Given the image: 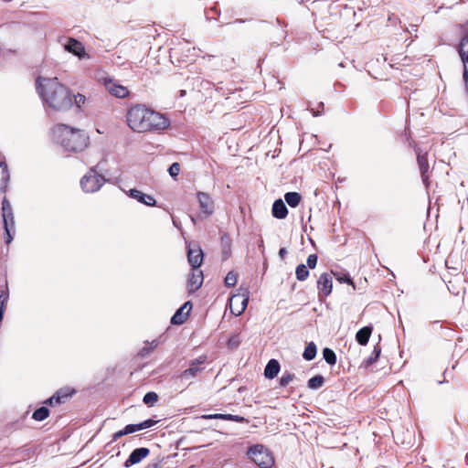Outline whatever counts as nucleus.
I'll list each match as a JSON object with an SVG mask.
<instances>
[{
    "label": "nucleus",
    "mask_w": 468,
    "mask_h": 468,
    "mask_svg": "<svg viewBox=\"0 0 468 468\" xmlns=\"http://www.w3.org/2000/svg\"><path fill=\"white\" fill-rule=\"evenodd\" d=\"M52 132L56 141L67 152L80 153L90 144V136L84 130L58 123L53 127Z\"/></svg>",
    "instance_id": "7ed1b4c3"
},
{
    "label": "nucleus",
    "mask_w": 468,
    "mask_h": 468,
    "mask_svg": "<svg viewBox=\"0 0 468 468\" xmlns=\"http://www.w3.org/2000/svg\"><path fill=\"white\" fill-rule=\"evenodd\" d=\"M223 420L236 421V422H239V423H248L249 422V420L246 418H244L242 416H239V415H232V414H224Z\"/></svg>",
    "instance_id": "e433bc0d"
},
{
    "label": "nucleus",
    "mask_w": 468,
    "mask_h": 468,
    "mask_svg": "<svg viewBox=\"0 0 468 468\" xmlns=\"http://www.w3.org/2000/svg\"><path fill=\"white\" fill-rule=\"evenodd\" d=\"M203 272L198 268L192 269L190 277L187 282V288L190 292H194L198 290L203 283Z\"/></svg>",
    "instance_id": "2eb2a0df"
},
{
    "label": "nucleus",
    "mask_w": 468,
    "mask_h": 468,
    "mask_svg": "<svg viewBox=\"0 0 468 468\" xmlns=\"http://www.w3.org/2000/svg\"><path fill=\"white\" fill-rule=\"evenodd\" d=\"M157 400L158 395L154 391L147 392L143 399L144 403L149 407L154 406Z\"/></svg>",
    "instance_id": "2f4dec72"
},
{
    "label": "nucleus",
    "mask_w": 468,
    "mask_h": 468,
    "mask_svg": "<svg viewBox=\"0 0 468 468\" xmlns=\"http://www.w3.org/2000/svg\"><path fill=\"white\" fill-rule=\"evenodd\" d=\"M416 153H417V162H418L419 169L420 172V176H421L422 182L425 185L426 188H428L430 186V176H429L430 165L428 162V156H427V154H421L419 150H416Z\"/></svg>",
    "instance_id": "ddd939ff"
},
{
    "label": "nucleus",
    "mask_w": 468,
    "mask_h": 468,
    "mask_svg": "<svg viewBox=\"0 0 468 468\" xmlns=\"http://www.w3.org/2000/svg\"><path fill=\"white\" fill-rule=\"evenodd\" d=\"M144 422H141V423H138V424H134V431H141V430H144Z\"/></svg>",
    "instance_id": "49530a36"
},
{
    "label": "nucleus",
    "mask_w": 468,
    "mask_h": 468,
    "mask_svg": "<svg viewBox=\"0 0 468 468\" xmlns=\"http://www.w3.org/2000/svg\"><path fill=\"white\" fill-rule=\"evenodd\" d=\"M144 422V428L145 429H148V428H151L153 427L154 425H155L157 423V420H152V419H149V420H146Z\"/></svg>",
    "instance_id": "37998d69"
},
{
    "label": "nucleus",
    "mask_w": 468,
    "mask_h": 468,
    "mask_svg": "<svg viewBox=\"0 0 468 468\" xmlns=\"http://www.w3.org/2000/svg\"><path fill=\"white\" fill-rule=\"evenodd\" d=\"M158 464L156 463H149L144 468H157Z\"/></svg>",
    "instance_id": "09e8293b"
},
{
    "label": "nucleus",
    "mask_w": 468,
    "mask_h": 468,
    "mask_svg": "<svg viewBox=\"0 0 468 468\" xmlns=\"http://www.w3.org/2000/svg\"><path fill=\"white\" fill-rule=\"evenodd\" d=\"M76 393L75 388L64 387L55 392V394L44 401V404L51 407L67 402Z\"/></svg>",
    "instance_id": "1a4fd4ad"
},
{
    "label": "nucleus",
    "mask_w": 468,
    "mask_h": 468,
    "mask_svg": "<svg viewBox=\"0 0 468 468\" xmlns=\"http://www.w3.org/2000/svg\"><path fill=\"white\" fill-rule=\"evenodd\" d=\"M37 90L43 101L54 111L66 112L73 105L70 90L58 78L39 77Z\"/></svg>",
    "instance_id": "f03ea898"
},
{
    "label": "nucleus",
    "mask_w": 468,
    "mask_h": 468,
    "mask_svg": "<svg viewBox=\"0 0 468 468\" xmlns=\"http://www.w3.org/2000/svg\"><path fill=\"white\" fill-rule=\"evenodd\" d=\"M2 214L4 228L5 231V243L9 244L12 239V231L15 230V220L10 202L5 197L2 201Z\"/></svg>",
    "instance_id": "0eeeda50"
},
{
    "label": "nucleus",
    "mask_w": 468,
    "mask_h": 468,
    "mask_svg": "<svg viewBox=\"0 0 468 468\" xmlns=\"http://www.w3.org/2000/svg\"><path fill=\"white\" fill-rule=\"evenodd\" d=\"M168 171L172 177H176L180 172V165L178 163H173Z\"/></svg>",
    "instance_id": "a19ab883"
},
{
    "label": "nucleus",
    "mask_w": 468,
    "mask_h": 468,
    "mask_svg": "<svg viewBox=\"0 0 468 468\" xmlns=\"http://www.w3.org/2000/svg\"><path fill=\"white\" fill-rule=\"evenodd\" d=\"M317 289L319 291V298H325L333 289V280L329 273H322L317 280Z\"/></svg>",
    "instance_id": "4468645a"
},
{
    "label": "nucleus",
    "mask_w": 468,
    "mask_h": 468,
    "mask_svg": "<svg viewBox=\"0 0 468 468\" xmlns=\"http://www.w3.org/2000/svg\"><path fill=\"white\" fill-rule=\"evenodd\" d=\"M295 376L292 373H284L280 378V386L286 387L288 386L293 379Z\"/></svg>",
    "instance_id": "4c0bfd02"
},
{
    "label": "nucleus",
    "mask_w": 468,
    "mask_h": 468,
    "mask_svg": "<svg viewBox=\"0 0 468 468\" xmlns=\"http://www.w3.org/2000/svg\"><path fill=\"white\" fill-rule=\"evenodd\" d=\"M337 280L340 282H346L348 284H351L353 286V288L356 289V286L348 274H344L343 276L338 277Z\"/></svg>",
    "instance_id": "79ce46f5"
},
{
    "label": "nucleus",
    "mask_w": 468,
    "mask_h": 468,
    "mask_svg": "<svg viewBox=\"0 0 468 468\" xmlns=\"http://www.w3.org/2000/svg\"><path fill=\"white\" fill-rule=\"evenodd\" d=\"M317 255L316 254H310L307 258V267L310 269H314L317 264Z\"/></svg>",
    "instance_id": "ea45409f"
},
{
    "label": "nucleus",
    "mask_w": 468,
    "mask_h": 468,
    "mask_svg": "<svg viewBox=\"0 0 468 468\" xmlns=\"http://www.w3.org/2000/svg\"><path fill=\"white\" fill-rule=\"evenodd\" d=\"M284 199L291 207H296L300 204L302 197L297 192H288L284 195Z\"/></svg>",
    "instance_id": "393cba45"
},
{
    "label": "nucleus",
    "mask_w": 468,
    "mask_h": 468,
    "mask_svg": "<svg viewBox=\"0 0 468 468\" xmlns=\"http://www.w3.org/2000/svg\"><path fill=\"white\" fill-rule=\"evenodd\" d=\"M250 292L247 288L240 287L237 293L233 294L229 301L231 314L240 315L245 311L249 303Z\"/></svg>",
    "instance_id": "423d86ee"
},
{
    "label": "nucleus",
    "mask_w": 468,
    "mask_h": 468,
    "mask_svg": "<svg viewBox=\"0 0 468 468\" xmlns=\"http://www.w3.org/2000/svg\"><path fill=\"white\" fill-rule=\"evenodd\" d=\"M381 353V346L378 344L374 346L369 357L367 358V364L371 365L377 362Z\"/></svg>",
    "instance_id": "473e14b6"
},
{
    "label": "nucleus",
    "mask_w": 468,
    "mask_h": 468,
    "mask_svg": "<svg viewBox=\"0 0 468 468\" xmlns=\"http://www.w3.org/2000/svg\"><path fill=\"white\" fill-rule=\"evenodd\" d=\"M241 340H240V336L239 335H231L229 340H228V347L230 348V349H235L237 348L239 344H240Z\"/></svg>",
    "instance_id": "c9c22d12"
},
{
    "label": "nucleus",
    "mask_w": 468,
    "mask_h": 468,
    "mask_svg": "<svg viewBox=\"0 0 468 468\" xmlns=\"http://www.w3.org/2000/svg\"><path fill=\"white\" fill-rule=\"evenodd\" d=\"M280 368V363L276 359H271L264 369L265 378L269 379L276 378Z\"/></svg>",
    "instance_id": "4be33fe9"
},
{
    "label": "nucleus",
    "mask_w": 468,
    "mask_h": 468,
    "mask_svg": "<svg viewBox=\"0 0 468 468\" xmlns=\"http://www.w3.org/2000/svg\"><path fill=\"white\" fill-rule=\"evenodd\" d=\"M105 89L114 97L123 99L129 96L130 91L127 87L120 84L113 79L106 78L103 80Z\"/></svg>",
    "instance_id": "9d476101"
},
{
    "label": "nucleus",
    "mask_w": 468,
    "mask_h": 468,
    "mask_svg": "<svg viewBox=\"0 0 468 468\" xmlns=\"http://www.w3.org/2000/svg\"><path fill=\"white\" fill-rule=\"evenodd\" d=\"M197 198L199 203V209L205 217L213 214L215 209V203L209 194L206 192H197Z\"/></svg>",
    "instance_id": "f8f14e48"
},
{
    "label": "nucleus",
    "mask_w": 468,
    "mask_h": 468,
    "mask_svg": "<svg viewBox=\"0 0 468 468\" xmlns=\"http://www.w3.org/2000/svg\"><path fill=\"white\" fill-rule=\"evenodd\" d=\"M223 416H224V414L216 413V414L207 415L205 418H207V419H215V420H223Z\"/></svg>",
    "instance_id": "c03bdc74"
},
{
    "label": "nucleus",
    "mask_w": 468,
    "mask_h": 468,
    "mask_svg": "<svg viewBox=\"0 0 468 468\" xmlns=\"http://www.w3.org/2000/svg\"><path fill=\"white\" fill-rule=\"evenodd\" d=\"M248 455L260 468H271L274 465L271 452L263 445L258 444L250 447Z\"/></svg>",
    "instance_id": "20e7f679"
},
{
    "label": "nucleus",
    "mask_w": 468,
    "mask_h": 468,
    "mask_svg": "<svg viewBox=\"0 0 468 468\" xmlns=\"http://www.w3.org/2000/svg\"><path fill=\"white\" fill-rule=\"evenodd\" d=\"M149 453V449L144 447L133 450L131 452L129 458L125 461L124 466L129 467L131 465L140 463L144 458L147 457Z\"/></svg>",
    "instance_id": "f3484780"
},
{
    "label": "nucleus",
    "mask_w": 468,
    "mask_h": 468,
    "mask_svg": "<svg viewBox=\"0 0 468 468\" xmlns=\"http://www.w3.org/2000/svg\"><path fill=\"white\" fill-rule=\"evenodd\" d=\"M207 361V355H201L197 358L193 359L189 363V367L182 371L178 375V378L181 380H190L197 378L200 373L203 372L204 367H202Z\"/></svg>",
    "instance_id": "6e6552de"
},
{
    "label": "nucleus",
    "mask_w": 468,
    "mask_h": 468,
    "mask_svg": "<svg viewBox=\"0 0 468 468\" xmlns=\"http://www.w3.org/2000/svg\"><path fill=\"white\" fill-rule=\"evenodd\" d=\"M238 281V276L234 271H229L224 280L225 285L227 287H233L236 285Z\"/></svg>",
    "instance_id": "f704fd0d"
},
{
    "label": "nucleus",
    "mask_w": 468,
    "mask_h": 468,
    "mask_svg": "<svg viewBox=\"0 0 468 468\" xmlns=\"http://www.w3.org/2000/svg\"><path fill=\"white\" fill-rule=\"evenodd\" d=\"M144 422H141V423H138V424H134V431H141V430H144Z\"/></svg>",
    "instance_id": "a18cd8bd"
},
{
    "label": "nucleus",
    "mask_w": 468,
    "mask_h": 468,
    "mask_svg": "<svg viewBox=\"0 0 468 468\" xmlns=\"http://www.w3.org/2000/svg\"><path fill=\"white\" fill-rule=\"evenodd\" d=\"M286 253H287V250H286V249H285V248H282V249H280V250H279V255H280L282 258H283V257H284V255H285Z\"/></svg>",
    "instance_id": "de8ad7c7"
},
{
    "label": "nucleus",
    "mask_w": 468,
    "mask_h": 468,
    "mask_svg": "<svg viewBox=\"0 0 468 468\" xmlns=\"http://www.w3.org/2000/svg\"><path fill=\"white\" fill-rule=\"evenodd\" d=\"M316 346L314 342H310L305 346L303 356L305 360H313L316 356Z\"/></svg>",
    "instance_id": "a878e982"
},
{
    "label": "nucleus",
    "mask_w": 468,
    "mask_h": 468,
    "mask_svg": "<svg viewBox=\"0 0 468 468\" xmlns=\"http://www.w3.org/2000/svg\"><path fill=\"white\" fill-rule=\"evenodd\" d=\"M72 101L78 108H80L85 103L86 98L84 95L78 93L72 96Z\"/></svg>",
    "instance_id": "58836bf2"
},
{
    "label": "nucleus",
    "mask_w": 468,
    "mask_h": 468,
    "mask_svg": "<svg viewBox=\"0 0 468 468\" xmlns=\"http://www.w3.org/2000/svg\"><path fill=\"white\" fill-rule=\"evenodd\" d=\"M8 298L9 294L7 286L0 288V308L5 309Z\"/></svg>",
    "instance_id": "72a5a7b5"
},
{
    "label": "nucleus",
    "mask_w": 468,
    "mask_h": 468,
    "mask_svg": "<svg viewBox=\"0 0 468 468\" xmlns=\"http://www.w3.org/2000/svg\"><path fill=\"white\" fill-rule=\"evenodd\" d=\"M129 197L136 199L138 202L144 204L149 207H154L156 204V201L154 197L151 195H147L143 193L140 190L137 189H131L129 191Z\"/></svg>",
    "instance_id": "6ab92c4d"
},
{
    "label": "nucleus",
    "mask_w": 468,
    "mask_h": 468,
    "mask_svg": "<svg viewBox=\"0 0 468 468\" xmlns=\"http://www.w3.org/2000/svg\"><path fill=\"white\" fill-rule=\"evenodd\" d=\"M135 432L134 424H128L122 430L113 433L112 441H116L122 436Z\"/></svg>",
    "instance_id": "c756f323"
},
{
    "label": "nucleus",
    "mask_w": 468,
    "mask_h": 468,
    "mask_svg": "<svg viewBox=\"0 0 468 468\" xmlns=\"http://www.w3.org/2000/svg\"><path fill=\"white\" fill-rule=\"evenodd\" d=\"M187 261L192 269L199 268L203 261V251L199 246L189 247L187 250Z\"/></svg>",
    "instance_id": "dca6fc26"
},
{
    "label": "nucleus",
    "mask_w": 468,
    "mask_h": 468,
    "mask_svg": "<svg viewBox=\"0 0 468 468\" xmlns=\"http://www.w3.org/2000/svg\"><path fill=\"white\" fill-rule=\"evenodd\" d=\"M10 179L7 165L0 162V191H5Z\"/></svg>",
    "instance_id": "5701e85b"
},
{
    "label": "nucleus",
    "mask_w": 468,
    "mask_h": 468,
    "mask_svg": "<svg viewBox=\"0 0 468 468\" xmlns=\"http://www.w3.org/2000/svg\"><path fill=\"white\" fill-rule=\"evenodd\" d=\"M324 383V378L321 375H316L308 380V387L312 389L321 388Z\"/></svg>",
    "instance_id": "7c9ffc66"
},
{
    "label": "nucleus",
    "mask_w": 468,
    "mask_h": 468,
    "mask_svg": "<svg viewBox=\"0 0 468 468\" xmlns=\"http://www.w3.org/2000/svg\"><path fill=\"white\" fill-rule=\"evenodd\" d=\"M104 183V176L101 174H99L95 167L90 168L80 180L81 188L86 193H94L98 191Z\"/></svg>",
    "instance_id": "39448f33"
},
{
    "label": "nucleus",
    "mask_w": 468,
    "mask_h": 468,
    "mask_svg": "<svg viewBox=\"0 0 468 468\" xmlns=\"http://www.w3.org/2000/svg\"><path fill=\"white\" fill-rule=\"evenodd\" d=\"M324 359L331 366L336 364V355L331 348L325 347L323 350Z\"/></svg>",
    "instance_id": "c85d7f7f"
},
{
    "label": "nucleus",
    "mask_w": 468,
    "mask_h": 468,
    "mask_svg": "<svg viewBox=\"0 0 468 468\" xmlns=\"http://www.w3.org/2000/svg\"><path fill=\"white\" fill-rule=\"evenodd\" d=\"M458 51L463 63V71L468 70V35L464 36L458 46Z\"/></svg>",
    "instance_id": "aec40b11"
},
{
    "label": "nucleus",
    "mask_w": 468,
    "mask_h": 468,
    "mask_svg": "<svg viewBox=\"0 0 468 468\" xmlns=\"http://www.w3.org/2000/svg\"><path fill=\"white\" fill-rule=\"evenodd\" d=\"M65 50L78 57L80 59H89L90 55L86 52L84 45L73 37H69L64 45Z\"/></svg>",
    "instance_id": "9b49d317"
},
{
    "label": "nucleus",
    "mask_w": 468,
    "mask_h": 468,
    "mask_svg": "<svg viewBox=\"0 0 468 468\" xmlns=\"http://www.w3.org/2000/svg\"><path fill=\"white\" fill-rule=\"evenodd\" d=\"M5 309L0 308V322L3 320Z\"/></svg>",
    "instance_id": "8fccbe9b"
},
{
    "label": "nucleus",
    "mask_w": 468,
    "mask_h": 468,
    "mask_svg": "<svg viewBox=\"0 0 468 468\" xmlns=\"http://www.w3.org/2000/svg\"><path fill=\"white\" fill-rule=\"evenodd\" d=\"M372 334L371 326H364L357 331L356 335V340L361 346H366L368 343L369 337Z\"/></svg>",
    "instance_id": "b1692460"
},
{
    "label": "nucleus",
    "mask_w": 468,
    "mask_h": 468,
    "mask_svg": "<svg viewBox=\"0 0 468 468\" xmlns=\"http://www.w3.org/2000/svg\"><path fill=\"white\" fill-rule=\"evenodd\" d=\"M272 216L278 219H283L288 215V209L282 199H277L272 205Z\"/></svg>",
    "instance_id": "412c9836"
},
{
    "label": "nucleus",
    "mask_w": 468,
    "mask_h": 468,
    "mask_svg": "<svg viewBox=\"0 0 468 468\" xmlns=\"http://www.w3.org/2000/svg\"><path fill=\"white\" fill-rule=\"evenodd\" d=\"M49 415V410L46 407H41L36 410L32 414V419L37 421L46 420Z\"/></svg>",
    "instance_id": "bb28decb"
},
{
    "label": "nucleus",
    "mask_w": 468,
    "mask_h": 468,
    "mask_svg": "<svg viewBox=\"0 0 468 468\" xmlns=\"http://www.w3.org/2000/svg\"><path fill=\"white\" fill-rule=\"evenodd\" d=\"M308 267L304 264H299L295 270V275L298 281H305L309 276Z\"/></svg>",
    "instance_id": "cd10ccee"
},
{
    "label": "nucleus",
    "mask_w": 468,
    "mask_h": 468,
    "mask_svg": "<svg viewBox=\"0 0 468 468\" xmlns=\"http://www.w3.org/2000/svg\"><path fill=\"white\" fill-rule=\"evenodd\" d=\"M192 308V305L189 302L184 303L182 307H180L175 314L171 318L172 324H184L188 316V314Z\"/></svg>",
    "instance_id": "a211bd4d"
},
{
    "label": "nucleus",
    "mask_w": 468,
    "mask_h": 468,
    "mask_svg": "<svg viewBox=\"0 0 468 468\" xmlns=\"http://www.w3.org/2000/svg\"><path fill=\"white\" fill-rule=\"evenodd\" d=\"M125 121L138 133H160L170 126V120L165 114L144 103L132 104L126 111Z\"/></svg>",
    "instance_id": "f257e3e1"
}]
</instances>
